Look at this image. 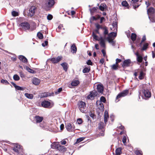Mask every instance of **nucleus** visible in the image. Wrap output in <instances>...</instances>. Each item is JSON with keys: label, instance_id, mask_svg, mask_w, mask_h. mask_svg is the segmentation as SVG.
I'll return each mask as SVG.
<instances>
[{"label": "nucleus", "instance_id": "1", "mask_svg": "<svg viewBox=\"0 0 155 155\" xmlns=\"http://www.w3.org/2000/svg\"><path fill=\"white\" fill-rule=\"evenodd\" d=\"M51 146L52 148H56L60 152H64L66 150V148L62 146L57 142L53 143Z\"/></svg>", "mask_w": 155, "mask_h": 155}, {"label": "nucleus", "instance_id": "2", "mask_svg": "<svg viewBox=\"0 0 155 155\" xmlns=\"http://www.w3.org/2000/svg\"><path fill=\"white\" fill-rule=\"evenodd\" d=\"M78 108L80 110L82 113H86L87 108L86 103L82 101L78 102Z\"/></svg>", "mask_w": 155, "mask_h": 155}, {"label": "nucleus", "instance_id": "3", "mask_svg": "<svg viewBox=\"0 0 155 155\" xmlns=\"http://www.w3.org/2000/svg\"><path fill=\"white\" fill-rule=\"evenodd\" d=\"M143 89L142 90V93L144 96L147 98H149L151 97V93L148 89L146 88V84L143 85Z\"/></svg>", "mask_w": 155, "mask_h": 155}, {"label": "nucleus", "instance_id": "4", "mask_svg": "<svg viewBox=\"0 0 155 155\" xmlns=\"http://www.w3.org/2000/svg\"><path fill=\"white\" fill-rule=\"evenodd\" d=\"M13 150L18 154L23 152L22 147L18 144H15L13 149Z\"/></svg>", "mask_w": 155, "mask_h": 155}, {"label": "nucleus", "instance_id": "5", "mask_svg": "<svg viewBox=\"0 0 155 155\" xmlns=\"http://www.w3.org/2000/svg\"><path fill=\"white\" fill-rule=\"evenodd\" d=\"M54 3V0H45V6L48 8L52 6Z\"/></svg>", "mask_w": 155, "mask_h": 155}, {"label": "nucleus", "instance_id": "6", "mask_svg": "<svg viewBox=\"0 0 155 155\" xmlns=\"http://www.w3.org/2000/svg\"><path fill=\"white\" fill-rule=\"evenodd\" d=\"M20 26L24 30L26 31L28 30L30 28V25L27 22H24L21 23L20 24Z\"/></svg>", "mask_w": 155, "mask_h": 155}, {"label": "nucleus", "instance_id": "7", "mask_svg": "<svg viewBox=\"0 0 155 155\" xmlns=\"http://www.w3.org/2000/svg\"><path fill=\"white\" fill-rule=\"evenodd\" d=\"M36 9V8L35 6H31L29 9V12L28 14V16L32 17L34 15Z\"/></svg>", "mask_w": 155, "mask_h": 155}, {"label": "nucleus", "instance_id": "8", "mask_svg": "<svg viewBox=\"0 0 155 155\" xmlns=\"http://www.w3.org/2000/svg\"><path fill=\"white\" fill-rule=\"evenodd\" d=\"M62 57L61 56H58L57 58H53L51 59L50 61L54 64H56L61 61Z\"/></svg>", "mask_w": 155, "mask_h": 155}, {"label": "nucleus", "instance_id": "9", "mask_svg": "<svg viewBox=\"0 0 155 155\" xmlns=\"http://www.w3.org/2000/svg\"><path fill=\"white\" fill-rule=\"evenodd\" d=\"M128 93L129 91L128 90H124L117 95V98L118 99L121 97H124L128 94Z\"/></svg>", "mask_w": 155, "mask_h": 155}, {"label": "nucleus", "instance_id": "10", "mask_svg": "<svg viewBox=\"0 0 155 155\" xmlns=\"http://www.w3.org/2000/svg\"><path fill=\"white\" fill-rule=\"evenodd\" d=\"M98 94L96 91H94L91 92L90 94L87 96L88 99L93 100L94 97L96 96Z\"/></svg>", "mask_w": 155, "mask_h": 155}, {"label": "nucleus", "instance_id": "11", "mask_svg": "<svg viewBox=\"0 0 155 155\" xmlns=\"http://www.w3.org/2000/svg\"><path fill=\"white\" fill-rule=\"evenodd\" d=\"M66 127L67 130L69 131H72L74 129V127L69 123H68L66 124Z\"/></svg>", "mask_w": 155, "mask_h": 155}, {"label": "nucleus", "instance_id": "12", "mask_svg": "<svg viewBox=\"0 0 155 155\" xmlns=\"http://www.w3.org/2000/svg\"><path fill=\"white\" fill-rule=\"evenodd\" d=\"M31 81L33 84L35 85H38L40 82V80L36 78H32L31 80Z\"/></svg>", "mask_w": 155, "mask_h": 155}, {"label": "nucleus", "instance_id": "13", "mask_svg": "<svg viewBox=\"0 0 155 155\" xmlns=\"http://www.w3.org/2000/svg\"><path fill=\"white\" fill-rule=\"evenodd\" d=\"M41 105L43 107L45 108H48L50 105V102L48 101H45L42 102Z\"/></svg>", "mask_w": 155, "mask_h": 155}, {"label": "nucleus", "instance_id": "14", "mask_svg": "<svg viewBox=\"0 0 155 155\" xmlns=\"http://www.w3.org/2000/svg\"><path fill=\"white\" fill-rule=\"evenodd\" d=\"M97 106L98 108L101 111H103L104 109V107L102 103L100 101H97Z\"/></svg>", "mask_w": 155, "mask_h": 155}, {"label": "nucleus", "instance_id": "15", "mask_svg": "<svg viewBox=\"0 0 155 155\" xmlns=\"http://www.w3.org/2000/svg\"><path fill=\"white\" fill-rule=\"evenodd\" d=\"M100 41L99 44L103 48H105V41L104 39L102 37H101L99 38Z\"/></svg>", "mask_w": 155, "mask_h": 155}, {"label": "nucleus", "instance_id": "16", "mask_svg": "<svg viewBox=\"0 0 155 155\" xmlns=\"http://www.w3.org/2000/svg\"><path fill=\"white\" fill-rule=\"evenodd\" d=\"M131 61L129 59L126 60L124 61L122 66L123 67H127L129 66L130 64Z\"/></svg>", "mask_w": 155, "mask_h": 155}, {"label": "nucleus", "instance_id": "17", "mask_svg": "<svg viewBox=\"0 0 155 155\" xmlns=\"http://www.w3.org/2000/svg\"><path fill=\"white\" fill-rule=\"evenodd\" d=\"M35 119L36 123H39L41 122L43 120V118L42 117L39 116H36L35 117Z\"/></svg>", "mask_w": 155, "mask_h": 155}, {"label": "nucleus", "instance_id": "18", "mask_svg": "<svg viewBox=\"0 0 155 155\" xmlns=\"http://www.w3.org/2000/svg\"><path fill=\"white\" fill-rule=\"evenodd\" d=\"M109 118V115L108 112L105 110L104 112V122L105 124L107 122V120Z\"/></svg>", "mask_w": 155, "mask_h": 155}, {"label": "nucleus", "instance_id": "19", "mask_svg": "<svg viewBox=\"0 0 155 155\" xmlns=\"http://www.w3.org/2000/svg\"><path fill=\"white\" fill-rule=\"evenodd\" d=\"M135 55H136L137 57V60L139 62H141L142 61L143 58L140 55L138 52L135 53Z\"/></svg>", "mask_w": 155, "mask_h": 155}, {"label": "nucleus", "instance_id": "20", "mask_svg": "<svg viewBox=\"0 0 155 155\" xmlns=\"http://www.w3.org/2000/svg\"><path fill=\"white\" fill-rule=\"evenodd\" d=\"M97 89L98 92L100 93L103 92V87L102 85L98 84L97 86Z\"/></svg>", "mask_w": 155, "mask_h": 155}, {"label": "nucleus", "instance_id": "21", "mask_svg": "<svg viewBox=\"0 0 155 155\" xmlns=\"http://www.w3.org/2000/svg\"><path fill=\"white\" fill-rule=\"evenodd\" d=\"M18 58L21 61H22L23 62L26 63L28 62L27 59L25 56L23 55L19 56Z\"/></svg>", "mask_w": 155, "mask_h": 155}, {"label": "nucleus", "instance_id": "22", "mask_svg": "<svg viewBox=\"0 0 155 155\" xmlns=\"http://www.w3.org/2000/svg\"><path fill=\"white\" fill-rule=\"evenodd\" d=\"M113 28H111V29L112 30H113V29H114L113 31L114 32H116L117 31V23L116 22H115L113 23L112 24Z\"/></svg>", "mask_w": 155, "mask_h": 155}, {"label": "nucleus", "instance_id": "23", "mask_svg": "<svg viewBox=\"0 0 155 155\" xmlns=\"http://www.w3.org/2000/svg\"><path fill=\"white\" fill-rule=\"evenodd\" d=\"M107 40L108 42L111 44L112 45L114 46L115 45V42L114 41V38H110V37H107Z\"/></svg>", "mask_w": 155, "mask_h": 155}, {"label": "nucleus", "instance_id": "24", "mask_svg": "<svg viewBox=\"0 0 155 155\" xmlns=\"http://www.w3.org/2000/svg\"><path fill=\"white\" fill-rule=\"evenodd\" d=\"M79 84V81L78 80H75L73 81L71 83L72 86H76L78 85Z\"/></svg>", "mask_w": 155, "mask_h": 155}, {"label": "nucleus", "instance_id": "25", "mask_svg": "<svg viewBox=\"0 0 155 155\" xmlns=\"http://www.w3.org/2000/svg\"><path fill=\"white\" fill-rule=\"evenodd\" d=\"M108 36V37L114 39L117 36V33L116 32H112L110 33Z\"/></svg>", "mask_w": 155, "mask_h": 155}, {"label": "nucleus", "instance_id": "26", "mask_svg": "<svg viewBox=\"0 0 155 155\" xmlns=\"http://www.w3.org/2000/svg\"><path fill=\"white\" fill-rule=\"evenodd\" d=\"M71 51L73 53H75L77 51V48L75 44H73L71 47Z\"/></svg>", "mask_w": 155, "mask_h": 155}, {"label": "nucleus", "instance_id": "27", "mask_svg": "<svg viewBox=\"0 0 155 155\" xmlns=\"http://www.w3.org/2000/svg\"><path fill=\"white\" fill-rule=\"evenodd\" d=\"M25 96L27 98L30 99H32L33 97V95L32 94L26 93L25 94Z\"/></svg>", "mask_w": 155, "mask_h": 155}, {"label": "nucleus", "instance_id": "28", "mask_svg": "<svg viewBox=\"0 0 155 155\" xmlns=\"http://www.w3.org/2000/svg\"><path fill=\"white\" fill-rule=\"evenodd\" d=\"M51 95L48 92H45L42 93L41 95V97H46Z\"/></svg>", "mask_w": 155, "mask_h": 155}, {"label": "nucleus", "instance_id": "29", "mask_svg": "<svg viewBox=\"0 0 155 155\" xmlns=\"http://www.w3.org/2000/svg\"><path fill=\"white\" fill-rule=\"evenodd\" d=\"M64 70L65 71H67L68 69V64L66 63H63L61 64Z\"/></svg>", "mask_w": 155, "mask_h": 155}, {"label": "nucleus", "instance_id": "30", "mask_svg": "<svg viewBox=\"0 0 155 155\" xmlns=\"http://www.w3.org/2000/svg\"><path fill=\"white\" fill-rule=\"evenodd\" d=\"M13 84L15 87V89L17 90L23 91L24 90V89L23 88L16 85V84L15 83H13Z\"/></svg>", "mask_w": 155, "mask_h": 155}, {"label": "nucleus", "instance_id": "31", "mask_svg": "<svg viewBox=\"0 0 155 155\" xmlns=\"http://www.w3.org/2000/svg\"><path fill=\"white\" fill-rule=\"evenodd\" d=\"M97 9L98 8L97 7H94L92 9H90L89 10L90 11L91 15H93V13L96 12Z\"/></svg>", "mask_w": 155, "mask_h": 155}, {"label": "nucleus", "instance_id": "32", "mask_svg": "<svg viewBox=\"0 0 155 155\" xmlns=\"http://www.w3.org/2000/svg\"><path fill=\"white\" fill-rule=\"evenodd\" d=\"M154 12V9L153 8H150L147 11V13L149 15L153 14Z\"/></svg>", "mask_w": 155, "mask_h": 155}, {"label": "nucleus", "instance_id": "33", "mask_svg": "<svg viewBox=\"0 0 155 155\" xmlns=\"http://www.w3.org/2000/svg\"><path fill=\"white\" fill-rule=\"evenodd\" d=\"M104 124L102 122H100L98 124V128L99 130H103Z\"/></svg>", "mask_w": 155, "mask_h": 155}, {"label": "nucleus", "instance_id": "34", "mask_svg": "<svg viewBox=\"0 0 155 155\" xmlns=\"http://www.w3.org/2000/svg\"><path fill=\"white\" fill-rule=\"evenodd\" d=\"M103 30H104V37H105V35L108 34V30L106 27H104L103 28Z\"/></svg>", "mask_w": 155, "mask_h": 155}, {"label": "nucleus", "instance_id": "35", "mask_svg": "<svg viewBox=\"0 0 155 155\" xmlns=\"http://www.w3.org/2000/svg\"><path fill=\"white\" fill-rule=\"evenodd\" d=\"M121 153V148H118L116 150V155H120Z\"/></svg>", "mask_w": 155, "mask_h": 155}, {"label": "nucleus", "instance_id": "36", "mask_svg": "<svg viewBox=\"0 0 155 155\" xmlns=\"http://www.w3.org/2000/svg\"><path fill=\"white\" fill-rule=\"evenodd\" d=\"M64 29L62 25H60L58 26V28L57 29V30L59 32H62V30Z\"/></svg>", "mask_w": 155, "mask_h": 155}, {"label": "nucleus", "instance_id": "37", "mask_svg": "<svg viewBox=\"0 0 155 155\" xmlns=\"http://www.w3.org/2000/svg\"><path fill=\"white\" fill-rule=\"evenodd\" d=\"M137 35L136 34L132 33L131 35V39L133 41H134L136 40Z\"/></svg>", "mask_w": 155, "mask_h": 155}, {"label": "nucleus", "instance_id": "38", "mask_svg": "<svg viewBox=\"0 0 155 155\" xmlns=\"http://www.w3.org/2000/svg\"><path fill=\"white\" fill-rule=\"evenodd\" d=\"M144 74L142 71H141L140 72V75L139 77V79L141 80L143 79L144 77Z\"/></svg>", "mask_w": 155, "mask_h": 155}, {"label": "nucleus", "instance_id": "39", "mask_svg": "<svg viewBox=\"0 0 155 155\" xmlns=\"http://www.w3.org/2000/svg\"><path fill=\"white\" fill-rule=\"evenodd\" d=\"M13 78L15 81H18L20 79L19 77L17 74H15L13 77Z\"/></svg>", "mask_w": 155, "mask_h": 155}, {"label": "nucleus", "instance_id": "40", "mask_svg": "<svg viewBox=\"0 0 155 155\" xmlns=\"http://www.w3.org/2000/svg\"><path fill=\"white\" fill-rule=\"evenodd\" d=\"M148 44L147 43H146L144 44L143 45V46L142 49V50H146L148 48Z\"/></svg>", "mask_w": 155, "mask_h": 155}, {"label": "nucleus", "instance_id": "41", "mask_svg": "<svg viewBox=\"0 0 155 155\" xmlns=\"http://www.w3.org/2000/svg\"><path fill=\"white\" fill-rule=\"evenodd\" d=\"M92 36L94 39L96 40L99 41V38L97 36L95 35L94 32L92 33Z\"/></svg>", "mask_w": 155, "mask_h": 155}, {"label": "nucleus", "instance_id": "42", "mask_svg": "<svg viewBox=\"0 0 155 155\" xmlns=\"http://www.w3.org/2000/svg\"><path fill=\"white\" fill-rule=\"evenodd\" d=\"M37 35L39 38L41 39L43 38V35L40 32H38Z\"/></svg>", "mask_w": 155, "mask_h": 155}, {"label": "nucleus", "instance_id": "43", "mask_svg": "<svg viewBox=\"0 0 155 155\" xmlns=\"http://www.w3.org/2000/svg\"><path fill=\"white\" fill-rule=\"evenodd\" d=\"M117 64H114L111 66V68L113 69L116 70L118 66L116 65Z\"/></svg>", "mask_w": 155, "mask_h": 155}, {"label": "nucleus", "instance_id": "44", "mask_svg": "<svg viewBox=\"0 0 155 155\" xmlns=\"http://www.w3.org/2000/svg\"><path fill=\"white\" fill-rule=\"evenodd\" d=\"M89 69L87 68H85L83 70V72L84 73H88L89 71Z\"/></svg>", "mask_w": 155, "mask_h": 155}, {"label": "nucleus", "instance_id": "45", "mask_svg": "<svg viewBox=\"0 0 155 155\" xmlns=\"http://www.w3.org/2000/svg\"><path fill=\"white\" fill-rule=\"evenodd\" d=\"M12 15L14 16H16L18 15V13L15 11H13L12 12Z\"/></svg>", "mask_w": 155, "mask_h": 155}, {"label": "nucleus", "instance_id": "46", "mask_svg": "<svg viewBox=\"0 0 155 155\" xmlns=\"http://www.w3.org/2000/svg\"><path fill=\"white\" fill-rule=\"evenodd\" d=\"M62 90V88L61 87H60L58 88L56 91H55V94H58Z\"/></svg>", "mask_w": 155, "mask_h": 155}, {"label": "nucleus", "instance_id": "47", "mask_svg": "<svg viewBox=\"0 0 155 155\" xmlns=\"http://www.w3.org/2000/svg\"><path fill=\"white\" fill-rule=\"evenodd\" d=\"M122 5L123 6L126 7L128 6V4L127 2L126 1H124L122 2Z\"/></svg>", "mask_w": 155, "mask_h": 155}, {"label": "nucleus", "instance_id": "48", "mask_svg": "<svg viewBox=\"0 0 155 155\" xmlns=\"http://www.w3.org/2000/svg\"><path fill=\"white\" fill-rule=\"evenodd\" d=\"M96 20H97V19L96 17L94 16H92L90 18V22L91 23H92L93 21Z\"/></svg>", "mask_w": 155, "mask_h": 155}, {"label": "nucleus", "instance_id": "49", "mask_svg": "<svg viewBox=\"0 0 155 155\" xmlns=\"http://www.w3.org/2000/svg\"><path fill=\"white\" fill-rule=\"evenodd\" d=\"M1 82L3 84H8L9 83L8 82V81L6 80H4L3 79H2L1 80Z\"/></svg>", "mask_w": 155, "mask_h": 155}, {"label": "nucleus", "instance_id": "50", "mask_svg": "<svg viewBox=\"0 0 155 155\" xmlns=\"http://www.w3.org/2000/svg\"><path fill=\"white\" fill-rule=\"evenodd\" d=\"M100 100H101L100 102H103L105 103L106 101L105 98L103 96H102L100 98Z\"/></svg>", "mask_w": 155, "mask_h": 155}, {"label": "nucleus", "instance_id": "51", "mask_svg": "<svg viewBox=\"0 0 155 155\" xmlns=\"http://www.w3.org/2000/svg\"><path fill=\"white\" fill-rule=\"evenodd\" d=\"M135 153L137 155H142L141 151L138 150H135Z\"/></svg>", "mask_w": 155, "mask_h": 155}, {"label": "nucleus", "instance_id": "52", "mask_svg": "<svg viewBox=\"0 0 155 155\" xmlns=\"http://www.w3.org/2000/svg\"><path fill=\"white\" fill-rule=\"evenodd\" d=\"M84 138L83 137H81L79 138L77 140L76 143H78L81 141H83Z\"/></svg>", "mask_w": 155, "mask_h": 155}, {"label": "nucleus", "instance_id": "53", "mask_svg": "<svg viewBox=\"0 0 155 155\" xmlns=\"http://www.w3.org/2000/svg\"><path fill=\"white\" fill-rule=\"evenodd\" d=\"M99 8L102 11H104V5L102 4L101 5L99 6Z\"/></svg>", "mask_w": 155, "mask_h": 155}, {"label": "nucleus", "instance_id": "54", "mask_svg": "<svg viewBox=\"0 0 155 155\" xmlns=\"http://www.w3.org/2000/svg\"><path fill=\"white\" fill-rule=\"evenodd\" d=\"M53 18V16L52 15L49 14L47 16V18L48 20H51Z\"/></svg>", "mask_w": 155, "mask_h": 155}, {"label": "nucleus", "instance_id": "55", "mask_svg": "<svg viewBox=\"0 0 155 155\" xmlns=\"http://www.w3.org/2000/svg\"><path fill=\"white\" fill-rule=\"evenodd\" d=\"M77 122L78 124H81L82 123V119H80V118L78 119L77 120Z\"/></svg>", "mask_w": 155, "mask_h": 155}, {"label": "nucleus", "instance_id": "56", "mask_svg": "<svg viewBox=\"0 0 155 155\" xmlns=\"http://www.w3.org/2000/svg\"><path fill=\"white\" fill-rule=\"evenodd\" d=\"M48 44V41H45V43L42 44V45L43 47H45V46L47 45Z\"/></svg>", "mask_w": 155, "mask_h": 155}, {"label": "nucleus", "instance_id": "57", "mask_svg": "<svg viewBox=\"0 0 155 155\" xmlns=\"http://www.w3.org/2000/svg\"><path fill=\"white\" fill-rule=\"evenodd\" d=\"M126 141V137L125 136H124L122 139V142L123 143L125 144Z\"/></svg>", "mask_w": 155, "mask_h": 155}, {"label": "nucleus", "instance_id": "58", "mask_svg": "<svg viewBox=\"0 0 155 155\" xmlns=\"http://www.w3.org/2000/svg\"><path fill=\"white\" fill-rule=\"evenodd\" d=\"M60 143H61V144L62 145H65L67 143L66 141L64 140H61L60 142Z\"/></svg>", "mask_w": 155, "mask_h": 155}, {"label": "nucleus", "instance_id": "59", "mask_svg": "<svg viewBox=\"0 0 155 155\" xmlns=\"http://www.w3.org/2000/svg\"><path fill=\"white\" fill-rule=\"evenodd\" d=\"M87 64L88 65H92V62L91 60H88V61L87 62Z\"/></svg>", "mask_w": 155, "mask_h": 155}, {"label": "nucleus", "instance_id": "60", "mask_svg": "<svg viewBox=\"0 0 155 155\" xmlns=\"http://www.w3.org/2000/svg\"><path fill=\"white\" fill-rule=\"evenodd\" d=\"M146 40V36H145V35H144V36H143V37L142 38V40L141 41V43L145 41Z\"/></svg>", "mask_w": 155, "mask_h": 155}, {"label": "nucleus", "instance_id": "61", "mask_svg": "<svg viewBox=\"0 0 155 155\" xmlns=\"http://www.w3.org/2000/svg\"><path fill=\"white\" fill-rule=\"evenodd\" d=\"M26 69L28 71L31 73L32 72V71H33L32 69H31L27 67H26Z\"/></svg>", "mask_w": 155, "mask_h": 155}, {"label": "nucleus", "instance_id": "62", "mask_svg": "<svg viewBox=\"0 0 155 155\" xmlns=\"http://www.w3.org/2000/svg\"><path fill=\"white\" fill-rule=\"evenodd\" d=\"M116 64H117L118 63L120 62L121 61V60L120 59L117 58L116 60Z\"/></svg>", "mask_w": 155, "mask_h": 155}, {"label": "nucleus", "instance_id": "63", "mask_svg": "<svg viewBox=\"0 0 155 155\" xmlns=\"http://www.w3.org/2000/svg\"><path fill=\"white\" fill-rule=\"evenodd\" d=\"M139 0H131L130 2L132 3H135L138 2Z\"/></svg>", "mask_w": 155, "mask_h": 155}, {"label": "nucleus", "instance_id": "64", "mask_svg": "<svg viewBox=\"0 0 155 155\" xmlns=\"http://www.w3.org/2000/svg\"><path fill=\"white\" fill-rule=\"evenodd\" d=\"M102 52L103 55V56L105 57L106 56V52L103 49L102 50Z\"/></svg>", "mask_w": 155, "mask_h": 155}]
</instances>
